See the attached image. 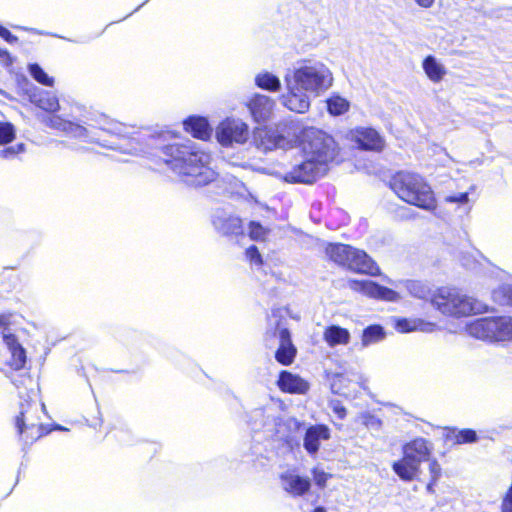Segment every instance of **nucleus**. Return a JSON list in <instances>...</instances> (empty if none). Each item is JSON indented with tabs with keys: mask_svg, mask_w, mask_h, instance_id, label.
Here are the masks:
<instances>
[{
	"mask_svg": "<svg viewBox=\"0 0 512 512\" xmlns=\"http://www.w3.org/2000/svg\"><path fill=\"white\" fill-rule=\"evenodd\" d=\"M333 73L321 61L305 59L289 70L284 82L287 92L280 98L287 109L305 113L311 104V97L325 93L333 84Z\"/></svg>",
	"mask_w": 512,
	"mask_h": 512,
	"instance_id": "f257e3e1",
	"label": "nucleus"
},
{
	"mask_svg": "<svg viewBox=\"0 0 512 512\" xmlns=\"http://www.w3.org/2000/svg\"><path fill=\"white\" fill-rule=\"evenodd\" d=\"M163 159L180 180L188 186L203 187L218 178V173L212 167L211 154L200 149L191 141L165 146Z\"/></svg>",
	"mask_w": 512,
	"mask_h": 512,
	"instance_id": "f03ea898",
	"label": "nucleus"
},
{
	"mask_svg": "<svg viewBox=\"0 0 512 512\" xmlns=\"http://www.w3.org/2000/svg\"><path fill=\"white\" fill-rule=\"evenodd\" d=\"M430 302L441 314L453 318L467 317L487 311V305L468 296L456 287H440L432 295Z\"/></svg>",
	"mask_w": 512,
	"mask_h": 512,
	"instance_id": "7ed1b4c3",
	"label": "nucleus"
},
{
	"mask_svg": "<svg viewBox=\"0 0 512 512\" xmlns=\"http://www.w3.org/2000/svg\"><path fill=\"white\" fill-rule=\"evenodd\" d=\"M391 188L403 201L427 211H433L437 202L430 185L418 174L399 172L391 180Z\"/></svg>",
	"mask_w": 512,
	"mask_h": 512,
	"instance_id": "20e7f679",
	"label": "nucleus"
},
{
	"mask_svg": "<svg viewBox=\"0 0 512 512\" xmlns=\"http://www.w3.org/2000/svg\"><path fill=\"white\" fill-rule=\"evenodd\" d=\"M300 127L296 122L278 124L275 128L261 127L253 131L256 147L264 152L289 150L298 145Z\"/></svg>",
	"mask_w": 512,
	"mask_h": 512,
	"instance_id": "39448f33",
	"label": "nucleus"
},
{
	"mask_svg": "<svg viewBox=\"0 0 512 512\" xmlns=\"http://www.w3.org/2000/svg\"><path fill=\"white\" fill-rule=\"evenodd\" d=\"M298 144L302 146L304 157L319 161L326 166L336 156L335 140L324 131L314 127L300 129Z\"/></svg>",
	"mask_w": 512,
	"mask_h": 512,
	"instance_id": "423d86ee",
	"label": "nucleus"
},
{
	"mask_svg": "<svg viewBox=\"0 0 512 512\" xmlns=\"http://www.w3.org/2000/svg\"><path fill=\"white\" fill-rule=\"evenodd\" d=\"M467 334L475 339L494 343L512 340V317H484L468 323Z\"/></svg>",
	"mask_w": 512,
	"mask_h": 512,
	"instance_id": "0eeeda50",
	"label": "nucleus"
},
{
	"mask_svg": "<svg viewBox=\"0 0 512 512\" xmlns=\"http://www.w3.org/2000/svg\"><path fill=\"white\" fill-rule=\"evenodd\" d=\"M265 343L269 348L278 345L275 359L282 365H290L296 356V348L290 337V332L276 316L269 319V326L265 334Z\"/></svg>",
	"mask_w": 512,
	"mask_h": 512,
	"instance_id": "6e6552de",
	"label": "nucleus"
},
{
	"mask_svg": "<svg viewBox=\"0 0 512 512\" xmlns=\"http://www.w3.org/2000/svg\"><path fill=\"white\" fill-rule=\"evenodd\" d=\"M38 411L37 402L27 401L20 405V412L16 417V428L25 443H32L46 433L44 426L39 423Z\"/></svg>",
	"mask_w": 512,
	"mask_h": 512,
	"instance_id": "1a4fd4ad",
	"label": "nucleus"
},
{
	"mask_svg": "<svg viewBox=\"0 0 512 512\" xmlns=\"http://www.w3.org/2000/svg\"><path fill=\"white\" fill-rule=\"evenodd\" d=\"M249 135V126L239 118H226L215 131L217 141L224 147L243 145L248 141Z\"/></svg>",
	"mask_w": 512,
	"mask_h": 512,
	"instance_id": "9d476101",
	"label": "nucleus"
},
{
	"mask_svg": "<svg viewBox=\"0 0 512 512\" xmlns=\"http://www.w3.org/2000/svg\"><path fill=\"white\" fill-rule=\"evenodd\" d=\"M13 317L14 315L11 313L0 314V334L11 353L8 365L14 370H20L26 363V353L11 332L10 325L12 324Z\"/></svg>",
	"mask_w": 512,
	"mask_h": 512,
	"instance_id": "9b49d317",
	"label": "nucleus"
},
{
	"mask_svg": "<svg viewBox=\"0 0 512 512\" xmlns=\"http://www.w3.org/2000/svg\"><path fill=\"white\" fill-rule=\"evenodd\" d=\"M39 120L47 127L65 132L67 135L88 143H99L96 133L81 125L61 118L59 115H41Z\"/></svg>",
	"mask_w": 512,
	"mask_h": 512,
	"instance_id": "f8f14e48",
	"label": "nucleus"
},
{
	"mask_svg": "<svg viewBox=\"0 0 512 512\" xmlns=\"http://www.w3.org/2000/svg\"><path fill=\"white\" fill-rule=\"evenodd\" d=\"M328 167L321 162L304 157V160L296 164L290 171L283 175L286 182L312 183L326 174Z\"/></svg>",
	"mask_w": 512,
	"mask_h": 512,
	"instance_id": "ddd939ff",
	"label": "nucleus"
},
{
	"mask_svg": "<svg viewBox=\"0 0 512 512\" xmlns=\"http://www.w3.org/2000/svg\"><path fill=\"white\" fill-rule=\"evenodd\" d=\"M348 286L355 292L377 300L397 302L401 298L398 292L370 280H351Z\"/></svg>",
	"mask_w": 512,
	"mask_h": 512,
	"instance_id": "4468645a",
	"label": "nucleus"
},
{
	"mask_svg": "<svg viewBox=\"0 0 512 512\" xmlns=\"http://www.w3.org/2000/svg\"><path fill=\"white\" fill-rule=\"evenodd\" d=\"M346 137L363 150L381 151L385 146L383 137L370 127L352 129L347 133Z\"/></svg>",
	"mask_w": 512,
	"mask_h": 512,
	"instance_id": "2eb2a0df",
	"label": "nucleus"
},
{
	"mask_svg": "<svg viewBox=\"0 0 512 512\" xmlns=\"http://www.w3.org/2000/svg\"><path fill=\"white\" fill-rule=\"evenodd\" d=\"M246 106L253 120L263 123L272 118L276 102L267 95L256 93L247 101Z\"/></svg>",
	"mask_w": 512,
	"mask_h": 512,
	"instance_id": "dca6fc26",
	"label": "nucleus"
},
{
	"mask_svg": "<svg viewBox=\"0 0 512 512\" xmlns=\"http://www.w3.org/2000/svg\"><path fill=\"white\" fill-rule=\"evenodd\" d=\"M331 438V430L328 426L323 424L310 425L306 428L303 447L306 452L314 456L318 453L321 443Z\"/></svg>",
	"mask_w": 512,
	"mask_h": 512,
	"instance_id": "f3484780",
	"label": "nucleus"
},
{
	"mask_svg": "<svg viewBox=\"0 0 512 512\" xmlns=\"http://www.w3.org/2000/svg\"><path fill=\"white\" fill-rule=\"evenodd\" d=\"M347 268L361 274H368L371 276L380 275L379 267L367 255V253L353 247Z\"/></svg>",
	"mask_w": 512,
	"mask_h": 512,
	"instance_id": "a211bd4d",
	"label": "nucleus"
},
{
	"mask_svg": "<svg viewBox=\"0 0 512 512\" xmlns=\"http://www.w3.org/2000/svg\"><path fill=\"white\" fill-rule=\"evenodd\" d=\"M213 226L223 235H238L242 233V222L237 216L219 211L213 216Z\"/></svg>",
	"mask_w": 512,
	"mask_h": 512,
	"instance_id": "6ab92c4d",
	"label": "nucleus"
},
{
	"mask_svg": "<svg viewBox=\"0 0 512 512\" xmlns=\"http://www.w3.org/2000/svg\"><path fill=\"white\" fill-rule=\"evenodd\" d=\"M432 444L424 438H416L403 446V454L410 455L416 463L430 461Z\"/></svg>",
	"mask_w": 512,
	"mask_h": 512,
	"instance_id": "aec40b11",
	"label": "nucleus"
},
{
	"mask_svg": "<svg viewBox=\"0 0 512 512\" xmlns=\"http://www.w3.org/2000/svg\"><path fill=\"white\" fill-rule=\"evenodd\" d=\"M277 384L281 391L291 394H305L310 388L305 379L288 371L280 373Z\"/></svg>",
	"mask_w": 512,
	"mask_h": 512,
	"instance_id": "412c9836",
	"label": "nucleus"
},
{
	"mask_svg": "<svg viewBox=\"0 0 512 512\" xmlns=\"http://www.w3.org/2000/svg\"><path fill=\"white\" fill-rule=\"evenodd\" d=\"M280 479L282 488L293 496H302L311 487L309 478L301 477L293 472L283 473Z\"/></svg>",
	"mask_w": 512,
	"mask_h": 512,
	"instance_id": "4be33fe9",
	"label": "nucleus"
},
{
	"mask_svg": "<svg viewBox=\"0 0 512 512\" xmlns=\"http://www.w3.org/2000/svg\"><path fill=\"white\" fill-rule=\"evenodd\" d=\"M322 338L328 347L335 348L348 345L351 340V333L346 328L332 324L324 328Z\"/></svg>",
	"mask_w": 512,
	"mask_h": 512,
	"instance_id": "5701e85b",
	"label": "nucleus"
},
{
	"mask_svg": "<svg viewBox=\"0 0 512 512\" xmlns=\"http://www.w3.org/2000/svg\"><path fill=\"white\" fill-rule=\"evenodd\" d=\"M422 69L426 77L435 84L444 80L447 75V68L445 65L433 55L426 56L422 61Z\"/></svg>",
	"mask_w": 512,
	"mask_h": 512,
	"instance_id": "b1692460",
	"label": "nucleus"
},
{
	"mask_svg": "<svg viewBox=\"0 0 512 512\" xmlns=\"http://www.w3.org/2000/svg\"><path fill=\"white\" fill-rule=\"evenodd\" d=\"M184 129L194 138L207 140L211 137L212 129L206 118L200 116H190L184 122Z\"/></svg>",
	"mask_w": 512,
	"mask_h": 512,
	"instance_id": "393cba45",
	"label": "nucleus"
},
{
	"mask_svg": "<svg viewBox=\"0 0 512 512\" xmlns=\"http://www.w3.org/2000/svg\"><path fill=\"white\" fill-rule=\"evenodd\" d=\"M392 469L404 481H412L420 473V465L410 455L405 454L402 459L393 463Z\"/></svg>",
	"mask_w": 512,
	"mask_h": 512,
	"instance_id": "a878e982",
	"label": "nucleus"
},
{
	"mask_svg": "<svg viewBox=\"0 0 512 512\" xmlns=\"http://www.w3.org/2000/svg\"><path fill=\"white\" fill-rule=\"evenodd\" d=\"M30 100L37 107L48 113H55L60 108L58 98L48 91H41L38 95L34 94L30 97Z\"/></svg>",
	"mask_w": 512,
	"mask_h": 512,
	"instance_id": "bb28decb",
	"label": "nucleus"
},
{
	"mask_svg": "<svg viewBox=\"0 0 512 512\" xmlns=\"http://www.w3.org/2000/svg\"><path fill=\"white\" fill-rule=\"evenodd\" d=\"M352 247L344 244H329L326 248L327 256L343 266H348V262L351 258Z\"/></svg>",
	"mask_w": 512,
	"mask_h": 512,
	"instance_id": "cd10ccee",
	"label": "nucleus"
},
{
	"mask_svg": "<svg viewBox=\"0 0 512 512\" xmlns=\"http://www.w3.org/2000/svg\"><path fill=\"white\" fill-rule=\"evenodd\" d=\"M255 84L257 87L269 92H278L281 89V81L278 76L269 72L261 71L255 76Z\"/></svg>",
	"mask_w": 512,
	"mask_h": 512,
	"instance_id": "c85d7f7f",
	"label": "nucleus"
},
{
	"mask_svg": "<svg viewBox=\"0 0 512 512\" xmlns=\"http://www.w3.org/2000/svg\"><path fill=\"white\" fill-rule=\"evenodd\" d=\"M386 333L380 325H370L363 330L361 337L362 347H368L383 341Z\"/></svg>",
	"mask_w": 512,
	"mask_h": 512,
	"instance_id": "c756f323",
	"label": "nucleus"
},
{
	"mask_svg": "<svg viewBox=\"0 0 512 512\" xmlns=\"http://www.w3.org/2000/svg\"><path fill=\"white\" fill-rule=\"evenodd\" d=\"M349 107V102L339 95H333L327 100L328 111L334 116L344 114L348 111Z\"/></svg>",
	"mask_w": 512,
	"mask_h": 512,
	"instance_id": "7c9ffc66",
	"label": "nucleus"
},
{
	"mask_svg": "<svg viewBox=\"0 0 512 512\" xmlns=\"http://www.w3.org/2000/svg\"><path fill=\"white\" fill-rule=\"evenodd\" d=\"M408 292L419 299H426L430 295V288L427 284L417 280L405 281Z\"/></svg>",
	"mask_w": 512,
	"mask_h": 512,
	"instance_id": "2f4dec72",
	"label": "nucleus"
},
{
	"mask_svg": "<svg viewBox=\"0 0 512 512\" xmlns=\"http://www.w3.org/2000/svg\"><path fill=\"white\" fill-rule=\"evenodd\" d=\"M329 382L331 390L335 394L346 395L347 394V383L348 378L343 374H331L329 375Z\"/></svg>",
	"mask_w": 512,
	"mask_h": 512,
	"instance_id": "473e14b6",
	"label": "nucleus"
},
{
	"mask_svg": "<svg viewBox=\"0 0 512 512\" xmlns=\"http://www.w3.org/2000/svg\"><path fill=\"white\" fill-rule=\"evenodd\" d=\"M30 75L40 84L45 86H52L54 80L38 65L30 64L28 67Z\"/></svg>",
	"mask_w": 512,
	"mask_h": 512,
	"instance_id": "72a5a7b5",
	"label": "nucleus"
},
{
	"mask_svg": "<svg viewBox=\"0 0 512 512\" xmlns=\"http://www.w3.org/2000/svg\"><path fill=\"white\" fill-rule=\"evenodd\" d=\"M452 434L454 436V443L456 444L473 443L477 441V434L472 429L453 431Z\"/></svg>",
	"mask_w": 512,
	"mask_h": 512,
	"instance_id": "f704fd0d",
	"label": "nucleus"
},
{
	"mask_svg": "<svg viewBox=\"0 0 512 512\" xmlns=\"http://www.w3.org/2000/svg\"><path fill=\"white\" fill-rule=\"evenodd\" d=\"M269 230L263 227L260 223L252 221L249 224V236L251 239L260 241L264 240Z\"/></svg>",
	"mask_w": 512,
	"mask_h": 512,
	"instance_id": "c9c22d12",
	"label": "nucleus"
},
{
	"mask_svg": "<svg viewBox=\"0 0 512 512\" xmlns=\"http://www.w3.org/2000/svg\"><path fill=\"white\" fill-rule=\"evenodd\" d=\"M357 421L370 429L378 430L381 426V421L377 417L368 412H363L359 414L357 417Z\"/></svg>",
	"mask_w": 512,
	"mask_h": 512,
	"instance_id": "e433bc0d",
	"label": "nucleus"
},
{
	"mask_svg": "<svg viewBox=\"0 0 512 512\" xmlns=\"http://www.w3.org/2000/svg\"><path fill=\"white\" fill-rule=\"evenodd\" d=\"M15 138V130L10 123L0 122V144H7Z\"/></svg>",
	"mask_w": 512,
	"mask_h": 512,
	"instance_id": "4c0bfd02",
	"label": "nucleus"
},
{
	"mask_svg": "<svg viewBox=\"0 0 512 512\" xmlns=\"http://www.w3.org/2000/svg\"><path fill=\"white\" fill-rule=\"evenodd\" d=\"M311 474L313 476L315 484L320 488H324L326 486L327 481L332 477L331 474L326 473L323 469L319 467H314L311 470Z\"/></svg>",
	"mask_w": 512,
	"mask_h": 512,
	"instance_id": "58836bf2",
	"label": "nucleus"
},
{
	"mask_svg": "<svg viewBox=\"0 0 512 512\" xmlns=\"http://www.w3.org/2000/svg\"><path fill=\"white\" fill-rule=\"evenodd\" d=\"M25 151V146L23 143L17 144L15 146L7 147L0 150V159H12L20 153Z\"/></svg>",
	"mask_w": 512,
	"mask_h": 512,
	"instance_id": "ea45409f",
	"label": "nucleus"
},
{
	"mask_svg": "<svg viewBox=\"0 0 512 512\" xmlns=\"http://www.w3.org/2000/svg\"><path fill=\"white\" fill-rule=\"evenodd\" d=\"M418 328V324L415 320L398 319L396 321V329L401 333H407L414 331Z\"/></svg>",
	"mask_w": 512,
	"mask_h": 512,
	"instance_id": "a19ab883",
	"label": "nucleus"
},
{
	"mask_svg": "<svg viewBox=\"0 0 512 512\" xmlns=\"http://www.w3.org/2000/svg\"><path fill=\"white\" fill-rule=\"evenodd\" d=\"M100 129L114 135L124 136L123 132L125 127L121 123L109 121L101 126Z\"/></svg>",
	"mask_w": 512,
	"mask_h": 512,
	"instance_id": "79ce46f5",
	"label": "nucleus"
},
{
	"mask_svg": "<svg viewBox=\"0 0 512 512\" xmlns=\"http://www.w3.org/2000/svg\"><path fill=\"white\" fill-rule=\"evenodd\" d=\"M246 257L249 259L251 264L258 266L262 264V258L256 246H251L246 250Z\"/></svg>",
	"mask_w": 512,
	"mask_h": 512,
	"instance_id": "37998d69",
	"label": "nucleus"
},
{
	"mask_svg": "<svg viewBox=\"0 0 512 512\" xmlns=\"http://www.w3.org/2000/svg\"><path fill=\"white\" fill-rule=\"evenodd\" d=\"M501 512H512V488L506 491L501 502Z\"/></svg>",
	"mask_w": 512,
	"mask_h": 512,
	"instance_id": "c03bdc74",
	"label": "nucleus"
},
{
	"mask_svg": "<svg viewBox=\"0 0 512 512\" xmlns=\"http://www.w3.org/2000/svg\"><path fill=\"white\" fill-rule=\"evenodd\" d=\"M468 200H469V197H468V193H466V192L458 193L456 195H450V196L445 197V201L450 202V203L464 204V203H467Z\"/></svg>",
	"mask_w": 512,
	"mask_h": 512,
	"instance_id": "a18cd8bd",
	"label": "nucleus"
},
{
	"mask_svg": "<svg viewBox=\"0 0 512 512\" xmlns=\"http://www.w3.org/2000/svg\"><path fill=\"white\" fill-rule=\"evenodd\" d=\"M0 37H2L6 42L13 44L18 41V38L13 35L8 29L0 25Z\"/></svg>",
	"mask_w": 512,
	"mask_h": 512,
	"instance_id": "49530a36",
	"label": "nucleus"
},
{
	"mask_svg": "<svg viewBox=\"0 0 512 512\" xmlns=\"http://www.w3.org/2000/svg\"><path fill=\"white\" fill-rule=\"evenodd\" d=\"M429 469L432 476V480L435 482L441 473V467L436 460H432L429 463Z\"/></svg>",
	"mask_w": 512,
	"mask_h": 512,
	"instance_id": "de8ad7c7",
	"label": "nucleus"
},
{
	"mask_svg": "<svg viewBox=\"0 0 512 512\" xmlns=\"http://www.w3.org/2000/svg\"><path fill=\"white\" fill-rule=\"evenodd\" d=\"M0 61L5 66L12 63V58L7 50L0 48Z\"/></svg>",
	"mask_w": 512,
	"mask_h": 512,
	"instance_id": "09e8293b",
	"label": "nucleus"
},
{
	"mask_svg": "<svg viewBox=\"0 0 512 512\" xmlns=\"http://www.w3.org/2000/svg\"><path fill=\"white\" fill-rule=\"evenodd\" d=\"M333 411L338 415L340 419H343L346 416V409L344 406L339 403L333 404Z\"/></svg>",
	"mask_w": 512,
	"mask_h": 512,
	"instance_id": "8fccbe9b",
	"label": "nucleus"
},
{
	"mask_svg": "<svg viewBox=\"0 0 512 512\" xmlns=\"http://www.w3.org/2000/svg\"><path fill=\"white\" fill-rule=\"evenodd\" d=\"M416 3L422 8H430L435 0H415Z\"/></svg>",
	"mask_w": 512,
	"mask_h": 512,
	"instance_id": "3c124183",
	"label": "nucleus"
},
{
	"mask_svg": "<svg viewBox=\"0 0 512 512\" xmlns=\"http://www.w3.org/2000/svg\"><path fill=\"white\" fill-rule=\"evenodd\" d=\"M506 293L508 294L507 303L512 304V286H508L504 288Z\"/></svg>",
	"mask_w": 512,
	"mask_h": 512,
	"instance_id": "603ef678",
	"label": "nucleus"
},
{
	"mask_svg": "<svg viewBox=\"0 0 512 512\" xmlns=\"http://www.w3.org/2000/svg\"><path fill=\"white\" fill-rule=\"evenodd\" d=\"M254 414H255V416H262L263 415V410L262 409H256L254 411Z\"/></svg>",
	"mask_w": 512,
	"mask_h": 512,
	"instance_id": "864d4df0",
	"label": "nucleus"
},
{
	"mask_svg": "<svg viewBox=\"0 0 512 512\" xmlns=\"http://www.w3.org/2000/svg\"><path fill=\"white\" fill-rule=\"evenodd\" d=\"M314 512H326L324 508L318 507L314 510Z\"/></svg>",
	"mask_w": 512,
	"mask_h": 512,
	"instance_id": "5fc2aeb1",
	"label": "nucleus"
},
{
	"mask_svg": "<svg viewBox=\"0 0 512 512\" xmlns=\"http://www.w3.org/2000/svg\"><path fill=\"white\" fill-rule=\"evenodd\" d=\"M40 409H41L42 411H44V410H45V405H44V404H41Z\"/></svg>",
	"mask_w": 512,
	"mask_h": 512,
	"instance_id": "6e6d98bb",
	"label": "nucleus"
}]
</instances>
